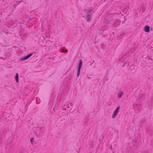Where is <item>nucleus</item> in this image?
Returning <instances> with one entry per match:
<instances>
[{"instance_id": "obj_1", "label": "nucleus", "mask_w": 153, "mask_h": 153, "mask_svg": "<svg viewBox=\"0 0 153 153\" xmlns=\"http://www.w3.org/2000/svg\"><path fill=\"white\" fill-rule=\"evenodd\" d=\"M82 59L79 60V62L78 64V70H77V77H79L80 74V70L82 67Z\"/></svg>"}, {"instance_id": "obj_7", "label": "nucleus", "mask_w": 153, "mask_h": 153, "mask_svg": "<svg viewBox=\"0 0 153 153\" xmlns=\"http://www.w3.org/2000/svg\"><path fill=\"white\" fill-rule=\"evenodd\" d=\"M123 94V92L121 91H120L118 94L117 96L118 98H120L122 96Z\"/></svg>"}, {"instance_id": "obj_3", "label": "nucleus", "mask_w": 153, "mask_h": 153, "mask_svg": "<svg viewBox=\"0 0 153 153\" xmlns=\"http://www.w3.org/2000/svg\"><path fill=\"white\" fill-rule=\"evenodd\" d=\"M33 54V53H31L27 55L26 56H24L22 57L20 60V61H23L25 60H26L28 59L30 57H31Z\"/></svg>"}, {"instance_id": "obj_4", "label": "nucleus", "mask_w": 153, "mask_h": 153, "mask_svg": "<svg viewBox=\"0 0 153 153\" xmlns=\"http://www.w3.org/2000/svg\"><path fill=\"white\" fill-rule=\"evenodd\" d=\"M93 11V9L91 8H88L84 10V11L85 12V13H86L87 14L89 13L91 14H92L94 13Z\"/></svg>"}, {"instance_id": "obj_12", "label": "nucleus", "mask_w": 153, "mask_h": 153, "mask_svg": "<svg viewBox=\"0 0 153 153\" xmlns=\"http://www.w3.org/2000/svg\"><path fill=\"white\" fill-rule=\"evenodd\" d=\"M66 52H65V53H67V52H68V50H67L66 51Z\"/></svg>"}, {"instance_id": "obj_9", "label": "nucleus", "mask_w": 153, "mask_h": 153, "mask_svg": "<svg viewBox=\"0 0 153 153\" xmlns=\"http://www.w3.org/2000/svg\"><path fill=\"white\" fill-rule=\"evenodd\" d=\"M34 139L33 138H32L30 140V141L31 143L32 144H33V142H34Z\"/></svg>"}, {"instance_id": "obj_13", "label": "nucleus", "mask_w": 153, "mask_h": 153, "mask_svg": "<svg viewBox=\"0 0 153 153\" xmlns=\"http://www.w3.org/2000/svg\"><path fill=\"white\" fill-rule=\"evenodd\" d=\"M150 59L152 60H153V59Z\"/></svg>"}, {"instance_id": "obj_5", "label": "nucleus", "mask_w": 153, "mask_h": 153, "mask_svg": "<svg viewBox=\"0 0 153 153\" xmlns=\"http://www.w3.org/2000/svg\"><path fill=\"white\" fill-rule=\"evenodd\" d=\"M120 108V106H118L117 107L116 109L115 110V111H114L113 114L112 116V118H114V117H116Z\"/></svg>"}, {"instance_id": "obj_10", "label": "nucleus", "mask_w": 153, "mask_h": 153, "mask_svg": "<svg viewBox=\"0 0 153 153\" xmlns=\"http://www.w3.org/2000/svg\"><path fill=\"white\" fill-rule=\"evenodd\" d=\"M70 105H67V107L68 108H69L70 107Z\"/></svg>"}, {"instance_id": "obj_6", "label": "nucleus", "mask_w": 153, "mask_h": 153, "mask_svg": "<svg viewBox=\"0 0 153 153\" xmlns=\"http://www.w3.org/2000/svg\"><path fill=\"white\" fill-rule=\"evenodd\" d=\"M144 30L147 33H149L150 32V27L148 25L146 26L143 28Z\"/></svg>"}, {"instance_id": "obj_8", "label": "nucleus", "mask_w": 153, "mask_h": 153, "mask_svg": "<svg viewBox=\"0 0 153 153\" xmlns=\"http://www.w3.org/2000/svg\"><path fill=\"white\" fill-rule=\"evenodd\" d=\"M19 76L18 74V73H16V76H15V80L16 81V82L17 83L19 82Z\"/></svg>"}, {"instance_id": "obj_11", "label": "nucleus", "mask_w": 153, "mask_h": 153, "mask_svg": "<svg viewBox=\"0 0 153 153\" xmlns=\"http://www.w3.org/2000/svg\"><path fill=\"white\" fill-rule=\"evenodd\" d=\"M66 52H65V53H67V52H68V50H67L66 51Z\"/></svg>"}, {"instance_id": "obj_2", "label": "nucleus", "mask_w": 153, "mask_h": 153, "mask_svg": "<svg viewBox=\"0 0 153 153\" xmlns=\"http://www.w3.org/2000/svg\"><path fill=\"white\" fill-rule=\"evenodd\" d=\"M92 15L89 13L87 14L85 16L86 21L88 22H90L92 20Z\"/></svg>"}]
</instances>
